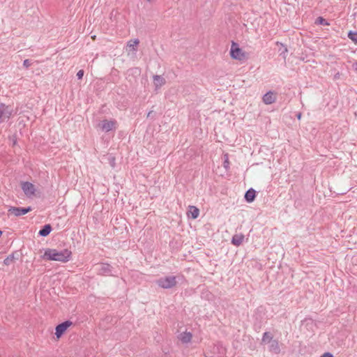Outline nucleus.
<instances>
[{"label":"nucleus","instance_id":"obj_1","mask_svg":"<svg viewBox=\"0 0 357 357\" xmlns=\"http://www.w3.org/2000/svg\"><path fill=\"white\" fill-rule=\"evenodd\" d=\"M72 252L68 249L57 250L55 249H46L43 257L47 260L67 262L70 260Z\"/></svg>","mask_w":357,"mask_h":357},{"label":"nucleus","instance_id":"obj_2","mask_svg":"<svg viewBox=\"0 0 357 357\" xmlns=\"http://www.w3.org/2000/svg\"><path fill=\"white\" fill-rule=\"evenodd\" d=\"M156 283L159 287L163 289H169L176 285V280L175 276H167L158 279Z\"/></svg>","mask_w":357,"mask_h":357},{"label":"nucleus","instance_id":"obj_3","mask_svg":"<svg viewBox=\"0 0 357 357\" xmlns=\"http://www.w3.org/2000/svg\"><path fill=\"white\" fill-rule=\"evenodd\" d=\"M96 271L98 275H104V276H114L115 275L113 273V268L109 264L105 263H102L98 264L95 268Z\"/></svg>","mask_w":357,"mask_h":357},{"label":"nucleus","instance_id":"obj_4","mask_svg":"<svg viewBox=\"0 0 357 357\" xmlns=\"http://www.w3.org/2000/svg\"><path fill=\"white\" fill-rule=\"evenodd\" d=\"M230 55L231 58L241 61L245 58V52L238 47L236 43H232L230 50Z\"/></svg>","mask_w":357,"mask_h":357},{"label":"nucleus","instance_id":"obj_5","mask_svg":"<svg viewBox=\"0 0 357 357\" xmlns=\"http://www.w3.org/2000/svg\"><path fill=\"white\" fill-rule=\"evenodd\" d=\"M116 121L115 120L108 121L107 119L102 120L98 123V127L101 129L102 131L109 132L116 128Z\"/></svg>","mask_w":357,"mask_h":357},{"label":"nucleus","instance_id":"obj_6","mask_svg":"<svg viewBox=\"0 0 357 357\" xmlns=\"http://www.w3.org/2000/svg\"><path fill=\"white\" fill-rule=\"evenodd\" d=\"M21 188L27 197H31L35 195L36 191L35 185L28 181H24L21 183Z\"/></svg>","mask_w":357,"mask_h":357},{"label":"nucleus","instance_id":"obj_7","mask_svg":"<svg viewBox=\"0 0 357 357\" xmlns=\"http://www.w3.org/2000/svg\"><path fill=\"white\" fill-rule=\"evenodd\" d=\"M13 113V109L10 106L1 103L0 105V123L8 119Z\"/></svg>","mask_w":357,"mask_h":357},{"label":"nucleus","instance_id":"obj_8","mask_svg":"<svg viewBox=\"0 0 357 357\" xmlns=\"http://www.w3.org/2000/svg\"><path fill=\"white\" fill-rule=\"evenodd\" d=\"M32 209L30 206L27 208H20L11 206L8 209V213L15 216H21L31 211Z\"/></svg>","mask_w":357,"mask_h":357},{"label":"nucleus","instance_id":"obj_9","mask_svg":"<svg viewBox=\"0 0 357 357\" xmlns=\"http://www.w3.org/2000/svg\"><path fill=\"white\" fill-rule=\"evenodd\" d=\"M262 100L266 105H271L275 102L276 93L274 91H269L264 95Z\"/></svg>","mask_w":357,"mask_h":357},{"label":"nucleus","instance_id":"obj_10","mask_svg":"<svg viewBox=\"0 0 357 357\" xmlns=\"http://www.w3.org/2000/svg\"><path fill=\"white\" fill-rule=\"evenodd\" d=\"M71 322L69 321H64L60 324H59L56 327V335L59 337L66 331V329L71 325Z\"/></svg>","mask_w":357,"mask_h":357},{"label":"nucleus","instance_id":"obj_11","mask_svg":"<svg viewBox=\"0 0 357 357\" xmlns=\"http://www.w3.org/2000/svg\"><path fill=\"white\" fill-rule=\"evenodd\" d=\"M268 349L271 352L274 354H279L280 351V348L279 346L278 341L276 340H273L271 341L269 343Z\"/></svg>","mask_w":357,"mask_h":357},{"label":"nucleus","instance_id":"obj_12","mask_svg":"<svg viewBox=\"0 0 357 357\" xmlns=\"http://www.w3.org/2000/svg\"><path fill=\"white\" fill-rule=\"evenodd\" d=\"M166 81L164 77L160 75L153 76V84L155 89H159L165 84Z\"/></svg>","mask_w":357,"mask_h":357},{"label":"nucleus","instance_id":"obj_13","mask_svg":"<svg viewBox=\"0 0 357 357\" xmlns=\"http://www.w3.org/2000/svg\"><path fill=\"white\" fill-rule=\"evenodd\" d=\"M244 236L243 234H235L231 238V243L235 246H239L242 244Z\"/></svg>","mask_w":357,"mask_h":357},{"label":"nucleus","instance_id":"obj_14","mask_svg":"<svg viewBox=\"0 0 357 357\" xmlns=\"http://www.w3.org/2000/svg\"><path fill=\"white\" fill-rule=\"evenodd\" d=\"M256 191L254 189L250 188L245 192V199L248 202L250 203L254 201Z\"/></svg>","mask_w":357,"mask_h":357},{"label":"nucleus","instance_id":"obj_15","mask_svg":"<svg viewBox=\"0 0 357 357\" xmlns=\"http://www.w3.org/2000/svg\"><path fill=\"white\" fill-rule=\"evenodd\" d=\"M192 334L190 332H183L178 336L179 340L183 343H188L192 339Z\"/></svg>","mask_w":357,"mask_h":357},{"label":"nucleus","instance_id":"obj_16","mask_svg":"<svg viewBox=\"0 0 357 357\" xmlns=\"http://www.w3.org/2000/svg\"><path fill=\"white\" fill-rule=\"evenodd\" d=\"M52 231V227L50 225H45L38 232V234L41 236H47L50 234Z\"/></svg>","mask_w":357,"mask_h":357},{"label":"nucleus","instance_id":"obj_17","mask_svg":"<svg viewBox=\"0 0 357 357\" xmlns=\"http://www.w3.org/2000/svg\"><path fill=\"white\" fill-rule=\"evenodd\" d=\"M273 340V335L269 332H265L263 334L261 343L262 344H268L271 341Z\"/></svg>","mask_w":357,"mask_h":357},{"label":"nucleus","instance_id":"obj_18","mask_svg":"<svg viewBox=\"0 0 357 357\" xmlns=\"http://www.w3.org/2000/svg\"><path fill=\"white\" fill-rule=\"evenodd\" d=\"M15 254L13 253L10 255H8L3 261V263L6 266H9L10 264H11L15 259Z\"/></svg>","mask_w":357,"mask_h":357},{"label":"nucleus","instance_id":"obj_19","mask_svg":"<svg viewBox=\"0 0 357 357\" xmlns=\"http://www.w3.org/2000/svg\"><path fill=\"white\" fill-rule=\"evenodd\" d=\"M190 209H191L190 210L191 217L193 219L197 218L199 214V209L197 208H196L195 206H191Z\"/></svg>","mask_w":357,"mask_h":357},{"label":"nucleus","instance_id":"obj_20","mask_svg":"<svg viewBox=\"0 0 357 357\" xmlns=\"http://www.w3.org/2000/svg\"><path fill=\"white\" fill-rule=\"evenodd\" d=\"M139 43V41L138 39H135L134 40H130L128 43V47L129 48L132 49V50H135V47Z\"/></svg>","mask_w":357,"mask_h":357},{"label":"nucleus","instance_id":"obj_21","mask_svg":"<svg viewBox=\"0 0 357 357\" xmlns=\"http://www.w3.org/2000/svg\"><path fill=\"white\" fill-rule=\"evenodd\" d=\"M316 24L324 25V26L329 25V23L325 19H324L322 17H319L316 20Z\"/></svg>","mask_w":357,"mask_h":357},{"label":"nucleus","instance_id":"obj_22","mask_svg":"<svg viewBox=\"0 0 357 357\" xmlns=\"http://www.w3.org/2000/svg\"><path fill=\"white\" fill-rule=\"evenodd\" d=\"M348 37L350 40L357 44V32L350 31L348 34Z\"/></svg>","mask_w":357,"mask_h":357},{"label":"nucleus","instance_id":"obj_23","mask_svg":"<svg viewBox=\"0 0 357 357\" xmlns=\"http://www.w3.org/2000/svg\"><path fill=\"white\" fill-rule=\"evenodd\" d=\"M32 64L31 61L29 59H25L23 62V66L25 68H29Z\"/></svg>","mask_w":357,"mask_h":357},{"label":"nucleus","instance_id":"obj_24","mask_svg":"<svg viewBox=\"0 0 357 357\" xmlns=\"http://www.w3.org/2000/svg\"><path fill=\"white\" fill-rule=\"evenodd\" d=\"M83 76H84V70H79V71L77 72V78H78L79 79H82Z\"/></svg>","mask_w":357,"mask_h":357},{"label":"nucleus","instance_id":"obj_25","mask_svg":"<svg viewBox=\"0 0 357 357\" xmlns=\"http://www.w3.org/2000/svg\"><path fill=\"white\" fill-rule=\"evenodd\" d=\"M321 357H334L333 355L329 352L324 353Z\"/></svg>","mask_w":357,"mask_h":357},{"label":"nucleus","instance_id":"obj_26","mask_svg":"<svg viewBox=\"0 0 357 357\" xmlns=\"http://www.w3.org/2000/svg\"><path fill=\"white\" fill-rule=\"evenodd\" d=\"M353 68L356 72H357V62L353 64Z\"/></svg>","mask_w":357,"mask_h":357},{"label":"nucleus","instance_id":"obj_27","mask_svg":"<svg viewBox=\"0 0 357 357\" xmlns=\"http://www.w3.org/2000/svg\"><path fill=\"white\" fill-rule=\"evenodd\" d=\"M224 164H225L224 166L227 168V166L229 165V162H228L227 159L225 160Z\"/></svg>","mask_w":357,"mask_h":357},{"label":"nucleus","instance_id":"obj_28","mask_svg":"<svg viewBox=\"0 0 357 357\" xmlns=\"http://www.w3.org/2000/svg\"><path fill=\"white\" fill-rule=\"evenodd\" d=\"M153 113V111H150L148 114H147V117H150L151 116Z\"/></svg>","mask_w":357,"mask_h":357},{"label":"nucleus","instance_id":"obj_29","mask_svg":"<svg viewBox=\"0 0 357 357\" xmlns=\"http://www.w3.org/2000/svg\"><path fill=\"white\" fill-rule=\"evenodd\" d=\"M297 117L298 119H300L301 118V114L299 113L298 115H297Z\"/></svg>","mask_w":357,"mask_h":357},{"label":"nucleus","instance_id":"obj_30","mask_svg":"<svg viewBox=\"0 0 357 357\" xmlns=\"http://www.w3.org/2000/svg\"><path fill=\"white\" fill-rule=\"evenodd\" d=\"M221 349H222V354H224V353H225V348L222 347V348H221Z\"/></svg>","mask_w":357,"mask_h":357},{"label":"nucleus","instance_id":"obj_31","mask_svg":"<svg viewBox=\"0 0 357 357\" xmlns=\"http://www.w3.org/2000/svg\"><path fill=\"white\" fill-rule=\"evenodd\" d=\"M112 166L114 167V162H112Z\"/></svg>","mask_w":357,"mask_h":357},{"label":"nucleus","instance_id":"obj_32","mask_svg":"<svg viewBox=\"0 0 357 357\" xmlns=\"http://www.w3.org/2000/svg\"><path fill=\"white\" fill-rule=\"evenodd\" d=\"M112 166L114 167V162H112Z\"/></svg>","mask_w":357,"mask_h":357}]
</instances>
